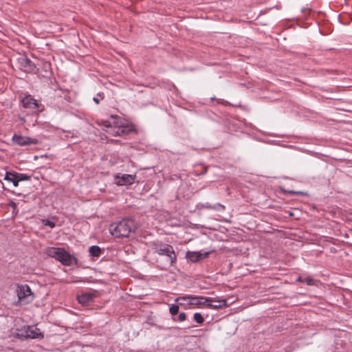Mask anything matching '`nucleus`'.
Wrapping results in <instances>:
<instances>
[{
  "label": "nucleus",
  "instance_id": "1",
  "mask_svg": "<svg viewBox=\"0 0 352 352\" xmlns=\"http://www.w3.org/2000/svg\"><path fill=\"white\" fill-rule=\"evenodd\" d=\"M137 223L131 217L124 218L121 221L113 223L109 226L110 233L116 238H126L134 232Z\"/></svg>",
  "mask_w": 352,
  "mask_h": 352
},
{
  "label": "nucleus",
  "instance_id": "2",
  "mask_svg": "<svg viewBox=\"0 0 352 352\" xmlns=\"http://www.w3.org/2000/svg\"><path fill=\"white\" fill-rule=\"evenodd\" d=\"M153 250L157 254L166 256L164 261L160 259L157 261L161 269L166 270L176 263L177 256L172 245L162 243H154Z\"/></svg>",
  "mask_w": 352,
  "mask_h": 352
},
{
  "label": "nucleus",
  "instance_id": "3",
  "mask_svg": "<svg viewBox=\"0 0 352 352\" xmlns=\"http://www.w3.org/2000/svg\"><path fill=\"white\" fill-rule=\"evenodd\" d=\"M45 254L52 258H54L63 265L71 266L74 263L77 264V259L65 249L61 248L50 247L45 250Z\"/></svg>",
  "mask_w": 352,
  "mask_h": 352
},
{
  "label": "nucleus",
  "instance_id": "4",
  "mask_svg": "<svg viewBox=\"0 0 352 352\" xmlns=\"http://www.w3.org/2000/svg\"><path fill=\"white\" fill-rule=\"evenodd\" d=\"M16 294L21 305L28 304L33 300V292L28 285H18Z\"/></svg>",
  "mask_w": 352,
  "mask_h": 352
},
{
  "label": "nucleus",
  "instance_id": "5",
  "mask_svg": "<svg viewBox=\"0 0 352 352\" xmlns=\"http://www.w3.org/2000/svg\"><path fill=\"white\" fill-rule=\"evenodd\" d=\"M17 335L25 339H36L43 338V335L40 329L34 326L25 327L23 329L19 331Z\"/></svg>",
  "mask_w": 352,
  "mask_h": 352
},
{
  "label": "nucleus",
  "instance_id": "6",
  "mask_svg": "<svg viewBox=\"0 0 352 352\" xmlns=\"http://www.w3.org/2000/svg\"><path fill=\"white\" fill-rule=\"evenodd\" d=\"M204 299L202 296L185 295L179 296L175 299V301L179 302L180 305H185V302L188 305L200 306L201 300Z\"/></svg>",
  "mask_w": 352,
  "mask_h": 352
},
{
  "label": "nucleus",
  "instance_id": "7",
  "mask_svg": "<svg viewBox=\"0 0 352 352\" xmlns=\"http://www.w3.org/2000/svg\"><path fill=\"white\" fill-rule=\"evenodd\" d=\"M18 63L21 69L26 73H35L37 70L35 64L26 56L19 58Z\"/></svg>",
  "mask_w": 352,
  "mask_h": 352
},
{
  "label": "nucleus",
  "instance_id": "8",
  "mask_svg": "<svg viewBox=\"0 0 352 352\" xmlns=\"http://www.w3.org/2000/svg\"><path fill=\"white\" fill-rule=\"evenodd\" d=\"M12 141L14 144L21 146L38 144V140L35 138L22 136L17 134H14L13 135Z\"/></svg>",
  "mask_w": 352,
  "mask_h": 352
},
{
  "label": "nucleus",
  "instance_id": "9",
  "mask_svg": "<svg viewBox=\"0 0 352 352\" xmlns=\"http://www.w3.org/2000/svg\"><path fill=\"white\" fill-rule=\"evenodd\" d=\"M21 102L25 108L40 111L41 104L30 95L25 96Z\"/></svg>",
  "mask_w": 352,
  "mask_h": 352
},
{
  "label": "nucleus",
  "instance_id": "10",
  "mask_svg": "<svg viewBox=\"0 0 352 352\" xmlns=\"http://www.w3.org/2000/svg\"><path fill=\"white\" fill-rule=\"evenodd\" d=\"M135 175L129 174H123L121 176L117 175L115 176V182L118 186H124L132 184L135 180Z\"/></svg>",
  "mask_w": 352,
  "mask_h": 352
},
{
  "label": "nucleus",
  "instance_id": "11",
  "mask_svg": "<svg viewBox=\"0 0 352 352\" xmlns=\"http://www.w3.org/2000/svg\"><path fill=\"white\" fill-rule=\"evenodd\" d=\"M209 252L201 253L199 252H188L187 258L192 262L196 263L199 261L208 257Z\"/></svg>",
  "mask_w": 352,
  "mask_h": 352
},
{
  "label": "nucleus",
  "instance_id": "12",
  "mask_svg": "<svg viewBox=\"0 0 352 352\" xmlns=\"http://www.w3.org/2000/svg\"><path fill=\"white\" fill-rule=\"evenodd\" d=\"M94 297L95 296L93 294L84 293L78 296V300L82 305H88L94 301Z\"/></svg>",
  "mask_w": 352,
  "mask_h": 352
},
{
  "label": "nucleus",
  "instance_id": "13",
  "mask_svg": "<svg viewBox=\"0 0 352 352\" xmlns=\"http://www.w3.org/2000/svg\"><path fill=\"white\" fill-rule=\"evenodd\" d=\"M226 307H228V303L227 300L225 299L216 300L214 298V301H212V302H210V304L207 305V308H212L215 309H221Z\"/></svg>",
  "mask_w": 352,
  "mask_h": 352
},
{
  "label": "nucleus",
  "instance_id": "14",
  "mask_svg": "<svg viewBox=\"0 0 352 352\" xmlns=\"http://www.w3.org/2000/svg\"><path fill=\"white\" fill-rule=\"evenodd\" d=\"M102 125L106 128V131L108 133L116 136L118 126L112 125L110 121L108 120L102 121Z\"/></svg>",
  "mask_w": 352,
  "mask_h": 352
},
{
  "label": "nucleus",
  "instance_id": "15",
  "mask_svg": "<svg viewBox=\"0 0 352 352\" xmlns=\"http://www.w3.org/2000/svg\"><path fill=\"white\" fill-rule=\"evenodd\" d=\"M133 130L128 126H118L116 130V136H125L129 135Z\"/></svg>",
  "mask_w": 352,
  "mask_h": 352
},
{
  "label": "nucleus",
  "instance_id": "16",
  "mask_svg": "<svg viewBox=\"0 0 352 352\" xmlns=\"http://www.w3.org/2000/svg\"><path fill=\"white\" fill-rule=\"evenodd\" d=\"M296 281L305 283L307 285H315L316 283V280H315L310 276H306V277L298 276V278L296 279Z\"/></svg>",
  "mask_w": 352,
  "mask_h": 352
},
{
  "label": "nucleus",
  "instance_id": "17",
  "mask_svg": "<svg viewBox=\"0 0 352 352\" xmlns=\"http://www.w3.org/2000/svg\"><path fill=\"white\" fill-rule=\"evenodd\" d=\"M89 254L93 257H99L101 254L102 250L98 245H92L89 250Z\"/></svg>",
  "mask_w": 352,
  "mask_h": 352
},
{
  "label": "nucleus",
  "instance_id": "18",
  "mask_svg": "<svg viewBox=\"0 0 352 352\" xmlns=\"http://www.w3.org/2000/svg\"><path fill=\"white\" fill-rule=\"evenodd\" d=\"M15 177L17 178L18 181H28L30 180L31 177L30 175H28L27 174L24 173H16L15 172Z\"/></svg>",
  "mask_w": 352,
  "mask_h": 352
},
{
  "label": "nucleus",
  "instance_id": "19",
  "mask_svg": "<svg viewBox=\"0 0 352 352\" xmlns=\"http://www.w3.org/2000/svg\"><path fill=\"white\" fill-rule=\"evenodd\" d=\"M212 301H214V298L204 296V299L201 300L200 301V306H204L207 307V305L210 304V302H212Z\"/></svg>",
  "mask_w": 352,
  "mask_h": 352
},
{
  "label": "nucleus",
  "instance_id": "20",
  "mask_svg": "<svg viewBox=\"0 0 352 352\" xmlns=\"http://www.w3.org/2000/svg\"><path fill=\"white\" fill-rule=\"evenodd\" d=\"M193 318L198 324H202L204 322V318L200 313H195Z\"/></svg>",
  "mask_w": 352,
  "mask_h": 352
},
{
  "label": "nucleus",
  "instance_id": "21",
  "mask_svg": "<svg viewBox=\"0 0 352 352\" xmlns=\"http://www.w3.org/2000/svg\"><path fill=\"white\" fill-rule=\"evenodd\" d=\"M15 177V172L13 173V172H6V175H5V177H4V179L8 181V182H12Z\"/></svg>",
  "mask_w": 352,
  "mask_h": 352
},
{
  "label": "nucleus",
  "instance_id": "22",
  "mask_svg": "<svg viewBox=\"0 0 352 352\" xmlns=\"http://www.w3.org/2000/svg\"><path fill=\"white\" fill-rule=\"evenodd\" d=\"M179 311V306L177 305H171L169 307V312L171 315L175 316Z\"/></svg>",
  "mask_w": 352,
  "mask_h": 352
},
{
  "label": "nucleus",
  "instance_id": "23",
  "mask_svg": "<svg viewBox=\"0 0 352 352\" xmlns=\"http://www.w3.org/2000/svg\"><path fill=\"white\" fill-rule=\"evenodd\" d=\"M42 223L43 225H45L46 226H49L51 228H53L55 227V223L50 221L49 219H43L42 221Z\"/></svg>",
  "mask_w": 352,
  "mask_h": 352
},
{
  "label": "nucleus",
  "instance_id": "24",
  "mask_svg": "<svg viewBox=\"0 0 352 352\" xmlns=\"http://www.w3.org/2000/svg\"><path fill=\"white\" fill-rule=\"evenodd\" d=\"M104 98V94H101V93H99L97 96V97H94V101L96 103V104H99L100 103V101L101 100H103Z\"/></svg>",
  "mask_w": 352,
  "mask_h": 352
},
{
  "label": "nucleus",
  "instance_id": "25",
  "mask_svg": "<svg viewBox=\"0 0 352 352\" xmlns=\"http://www.w3.org/2000/svg\"><path fill=\"white\" fill-rule=\"evenodd\" d=\"M186 315L184 312H182L178 316V320L180 322H183L186 320Z\"/></svg>",
  "mask_w": 352,
  "mask_h": 352
},
{
  "label": "nucleus",
  "instance_id": "26",
  "mask_svg": "<svg viewBox=\"0 0 352 352\" xmlns=\"http://www.w3.org/2000/svg\"><path fill=\"white\" fill-rule=\"evenodd\" d=\"M289 195H304L305 193L300 191L289 190L287 191Z\"/></svg>",
  "mask_w": 352,
  "mask_h": 352
},
{
  "label": "nucleus",
  "instance_id": "27",
  "mask_svg": "<svg viewBox=\"0 0 352 352\" xmlns=\"http://www.w3.org/2000/svg\"><path fill=\"white\" fill-rule=\"evenodd\" d=\"M11 182L14 186H18L19 181H18L17 178L15 177Z\"/></svg>",
  "mask_w": 352,
  "mask_h": 352
},
{
  "label": "nucleus",
  "instance_id": "28",
  "mask_svg": "<svg viewBox=\"0 0 352 352\" xmlns=\"http://www.w3.org/2000/svg\"><path fill=\"white\" fill-rule=\"evenodd\" d=\"M204 208H210V209H217L216 206H212L211 205L206 204L204 206Z\"/></svg>",
  "mask_w": 352,
  "mask_h": 352
},
{
  "label": "nucleus",
  "instance_id": "29",
  "mask_svg": "<svg viewBox=\"0 0 352 352\" xmlns=\"http://www.w3.org/2000/svg\"><path fill=\"white\" fill-rule=\"evenodd\" d=\"M217 206L220 207L221 208H224V206L223 205L220 204H217Z\"/></svg>",
  "mask_w": 352,
  "mask_h": 352
}]
</instances>
